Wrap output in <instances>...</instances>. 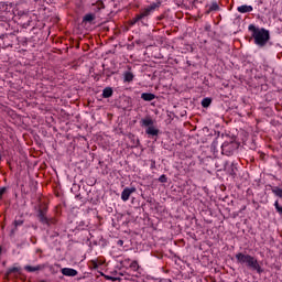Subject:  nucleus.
I'll return each instance as SVG.
<instances>
[{
    "instance_id": "423d86ee",
    "label": "nucleus",
    "mask_w": 282,
    "mask_h": 282,
    "mask_svg": "<svg viewBox=\"0 0 282 282\" xmlns=\"http://www.w3.org/2000/svg\"><path fill=\"white\" fill-rule=\"evenodd\" d=\"M62 274L64 276H77L78 271H76V269H72V268H64V269H62Z\"/></svg>"
},
{
    "instance_id": "a211bd4d",
    "label": "nucleus",
    "mask_w": 282,
    "mask_h": 282,
    "mask_svg": "<svg viewBox=\"0 0 282 282\" xmlns=\"http://www.w3.org/2000/svg\"><path fill=\"white\" fill-rule=\"evenodd\" d=\"M217 10H219V4H217V2H213L212 6L209 7L208 13L217 12Z\"/></svg>"
},
{
    "instance_id": "6e6552de",
    "label": "nucleus",
    "mask_w": 282,
    "mask_h": 282,
    "mask_svg": "<svg viewBox=\"0 0 282 282\" xmlns=\"http://www.w3.org/2000/svg\"><path fill=\"white\" fill-rule=\"evenodd\" d=\"M142 100H144L145 102H151V100H155V95L151 94V93H143L141 95Z\"/></svg>"
},
{
    "instance_id": "ddd939ff",
    "label": "nucleus",
    "mask_w": 282,
    "mask_h": 282,
    "mask_svg": "<svg viewBox=\"0 0 282 282\" xmlns=\"http://www.w3.org/2000/svg\"><path fill=\"white\" fill-rule=\"evenodd\" d=\"M133 78H134L133 73H131V72L124 73V83H131V82H133Z\"/></svg>"
},
{
    "instance_id": "1a4fd4ad",
    "label": "nucleus",
    "mask_w": 282,
    "mask_h": 282,
    "mask_svg": "<svg viewBox=\"0 0 282 282\" xmlns=\"http://www.w3.org/2000/svg\"><path fill=\"white\" fill-rule=\"evenodd\" d=\"M24 270L26 272H39V270H43V265H41V264L35 265V267L26 265V267H24Z\"/></svg>"
},
{
    "instance_id": "dca6fc26",
    "label": "nucleus",
    "mask_w": 282,
    "mask_h": 282,
    "mask_svg": "<svg viewBox=\"0 0 282 282\" xmlns=\"http://www.w3.org/2000/svg\"><path fill=\"white\" fill-rule=\"evenodd\" d=\"M130 268L133 270V272H138V270H140V264L134 260L130 263Z\"/></svg>"
},
{
    "instance_id": "20e7f679",
    "label": "nucleus",
    "mask_w": 282,
    "mask_h": 282,
    "mask_svg": "<svg viewBox=\"0 0 282 282\" xmlns=\"http://www.w3.org/2000/svg\"><path fill=\"white\" fill-rule=\"evenodd\" d=\"M37 217H39L41 224L50 226V219L47 218V208L40 209Z\"/></svg>"
},
{
    "instance_id": "4468645a",
    "label": "nucleus",
    "mask_w": 282,
    "mask_h": 282,
    "mask_svg": "<svg viewBox=\"0 0 282 282\" xmlns=\"http://www.w3.org/2000/svg\"><path fill=\"white\" fill-rule=\"evenodd\" d=\"M272 193H273V195H275L276 197H280V199H282V188L281 187H273Z\"/></svg>"
},
{
    "instance_id": "5701e85b",
    "label": "nucleus",
    "mask_w": 282,
    "mask_h": 282,
    "mask_svg": "<svg viewBox=\"0 0 282 282\" xmlns=\"http://www.w3.org/2000/svg\"><path fill=\"white\" fill-rule=\"evenodd\" d=\"M138 21H142V19H138V14L132 19V25H135Z\"/></svg>"
},
{
    "instance_id": "2eb2a0df",
    "label": "nucleus",
    "mask_w": 282,
    "mask_h": 282,
    "mask_svg": "<svg viewBox=\"0 0 282 282\" xmlns=\"http://www.w3.org/2000/svg\"><path fill=\"white\" fill-rule=\"evenodd\" d=\"M213 102V99H210V98H204L203 100H202V107H204L205 109L206 108H208V107H210V104Z\"/></svg>"
},
{
    "instance_id": "b1692460",
    "label": "nucleus",
    "mask_w": 282,
    "mask_h": 282,
    "mask_svg": "<svg viewBox=\"0 0 282 282\" xmlns=\"http://www.w3.org/2000/svg\"><path fill=\"white\" fill-rule=\"evenodd\" d=\"M94 268H98V263L96 261H93Z\"/></svg>"
},
{
    "instance_id": "f257e3e1",
    "label": "nucleus",
    "mask_w": 282,
    "mask_h": 282,
    "mask_svg": "<svg viewBox=\"0 0 282 282\" xmlns=\"http://www.w3.org/2000/svg\"><path fill=\"white\" fill-rule=\"evenodd\" d=\"M248 30L251 32V37L258 47H265V45H268V41H270V31L264 28H257L254 24H250Z\"/></svg>"
},
{
    "instance_id": "f8f14e48",
    "label": "nucleus",
    "mask_w": 282,
    "mask_h": 282,
    "mask_svg": "<svg viewBox=\"0 0 282 282\" xmlns=\"http://www.w3.org/2000/svg\"><path fill=\"white\" fill-rule=\"evenodd\" d=\"M145 133H148V135H158L160 133V130L155 129L153 126H150L145 130Z\"/></svg>"
},
{
    "instance_id": "9d476101",
    "label": "nucleus",
    "mask_w": 282,
    "mask_h": 282,
    "mask_svg": "<svg viewBox=\"0 0 282 282\" xmlns=\"http://www.w3.org/2000/svg\"><path fill=\"white\" fill-rule=\"evenodd\" d=\"M113 96V89L111 87H107L102 90V98H111Z\"/></svg>"
},
{
    "instance_id": "f03ea898",
    "label": "nucleus",
    "mask_w": 282,
    "mask_h": 282,
    "mask_svg": "<svg viewBox=\"0 0 282 282\" xmlns=\"http://www.w3.org/2000/svg\"><path fill=\"white\" fill-rule=\"evenodd\" d=\"M237 263H241V265H247L250 270H256L258 274H261L263 270L261 269V264H259V260L257 258L246 254L243 252L236 253Z\"/></svg>"
},
{
    "instance_id": "7ed1b4c3",
    "label": "nucleus",
    "mask_w": 282,
    "mask_h": 282,
    "mask_svg": "<svg viewBox=\"0 0 282 282\" xmlns=\"http://www.w3.org/2000/svg\"><path fill=\"white\" fill-rule=\"evenodd\" d=\"M162 6V2H153L149 7L144 8L141 13L138 14V19H144L147 17H150L152 12H155L158 8Z\"/></svg>"
},
{
    "instance_id": "0eeeda50",
    "label": "nucleus",
    "mask_w": 282,
    "mask_h": 282,
    "mask_svg": "<svg viewBox=\"0 0 282 282\" xmlns=\"http://www.w3.org/2000/svg\"><path fill=\"white\" fill-rule=\"evenodd\" d=\"M237 10L241 14H246L247 12H252L253 8H252V6L243 4V6L238 7Z\"/></svg>"
},
{
    "instance_id": "f3484780",
    "label": "nucleus",
    "mask_w": 282,
    "mask_h": 282,
    "mask_svg": "<svg viewBox=\"0 0 282 282\" xmlns=\"http://www.w3.org/2000/svg\"><path fill=\"white\" fill-rule=\"evenodd\" d=\"M94 19H96V17H95L94 14H91V13H88V14H86V15L84 17V21H85L86 23H91V21H94Z\"/></svg>"
},
{
    "instance_id": "6ab92c4d",
    "label": "nucleus",
    "mask_w": 282,
    "mask_h": 282,
    "mask_svg": "<svg viewBox=\"0 0 282 282\" xmlns=\"http://www.w3.org/2000/svg\"><path fill=\"white\" fill-rule=\"evenodd\" d=\"M21 269L18 267H12L10 269H8L7 271V276H10V274L14 273V272H19Z\"/></svg>"
},
{
    "instance_id": "39448f33",
    "label": "nucleus",
    "mask_w": 282,
    "mask_h": 282,
    "mask_svg": "<svg viewBox=\"0 0 282 282\" xmlns=\"http://www.w3.org/2000/svg\"><path fill=\"white\" fill-rule=\"evenodd\" d=\"M133 193H135V187H126L121 193L122 202H129V198L131 197V195H133Z\"/></svg>"
},
{
    "instance_id": "393cba45",
    "label": "nucleus",
    "mask_w": 282,
    "mask_h": 282,
    "mask_svg": "<svg viewBox=\"0 0 282 282\" xmlns=\"http://www.w3.org/2000/svg\"><path fill=\"white\" fill-rule=\"evenodd\" d=\"M3 197V191H0V199Z\"/></svg>"
},
{
    "instance_id": "9b49d317",
    "label": "nucleus",
    "mask_w": 282,
    "mask_h": 282,
    "mask_svg": "<svg viewBox=\"0 0 282 282\" xmlns=\"http://www.w3.org/2000/svg\"><path fill=\"white\" fill-rule=\"evenodd\" d=\"M141 124L142 127H152V124H154L153 119H151V117H147L144 119L141 120Z\"/></svg>"
},
{
    "instance_id": "cd10ccee",
    "label": "nucleus",
    "mask_w": 282,
    "mask_h": 282,
    "mask_svg": "<svg viewBox=\"0 0 282 282\" xmlns=\"http://www.w3.org/2000/svg\"><path fill=\"white\" fill-rule=\"evenodd\" d=\"M124 261H129V259H128V260H124Z\"/></svg>"
},
{
    "instance_id": "412c9836",
    "label": "nucleus",
    "mask_w": 282,
    "mask_h": 282,
    "mask_svg": "<svg viewBox=\"0 0 282 282\" xmlns=\"http://www.w3.org/2000/svg\"><path fill=\"white\" fill-rule=\"evenodd\" d=\"M274 207H275L276 213H279V215H282V207H281V205H279V200H275Z\"/></svg>"
},
{
    "instance_id": "4be33fe9",
    "label": "nucleus",
    "mask_w": 282,
    "mask_h": 282,
    "mask_svg": "<svg viewBox=\"0 0 282 282\" xmlns=\"http://www.w3.org/2000/svg\"><path fill=\"white\" fill-rule=\"evenodd\" d=\"M159 182H161L162 184H166V182H167V178H166V175H161L160 177H159Z\"/></svg>"
},
{
    "instance_id": "a878e982",
    "label": "nucleus",
    "mask_w": 282,
    "mask_h": 282,
    "mask_svg": "<svg viewBox=\"0 0 282 282\" xmlns=\"http://www.w3.org/2000/svg\"><path fill=\"white\" fill-rule=\"evenodd\" d=\"M119 245H121V246H122V240H119Z\"/></svg>"
},
{
    "instance_id": "aec40b11",
    "label": "nucleus",
    "mask_w": 282,
    "mask_h": 282,
    "mask_svg": "<svg viewBox=\"0 0 282 282\" xmlns=\"http://www.w3.org/2000/svg\"><path fill=\"white\" fill-rule=\"evenodd\" d=\"M95 6H96L97 10H105V2H102V1H97L95 3Z\"/></svg>"
},
{
    "instance_id": "bb28decb",
    "label": "nucleus",
    "mask_w": 282,
    "mask_h": 282,
    "mask_svg": "<svg viewBox=\"0 0 282 282\" xmlns=\"http://www.w3.org/2000/svg\"><path fill=\"white\" fill-rule=\"evenodd\" d=\"M0 254H1V249H0Z\"/></svg>"
}]
</instances>
